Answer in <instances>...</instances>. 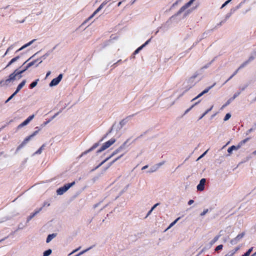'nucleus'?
<instances>
[{
  "instance_id": "nucleus-18",
  "label": "nucleus",
  "mask_w": 256,
  "mask_h": 256,
  "mask_svg": "<svg viewBox=\"0 0 256 256\" xmlns=\"http://www.w3.org/2000/svg\"><path fill=\"white\" fill-rule=\"evenodd\" d=\"M20 58L19 56H16L13 58H12L10 61L8 63L6 68L8 67L10 65H11L12 63L16 62Z\"/></svg>"
},
{
  "instance_id": "nucleus-53",
  "label": "nucleus",
  "mask_w": 256,
  "mask_h": 256,
  "mask_svg": "<svg viewBox=\"0 0 256 256\" xmlns=\"http://www.w3.org/2000/svg\"><path fill=\"white\" fill-rule=\"evenodd\" d=\"M252 130H252V128H250V129L248 130V132H252Z\"/></svg>"
},
{
  "instance_id": "nucleus-61",
  "label": "nucleus",
  "mask_w": 256,
  "mask_h": 256,
  "mask_svg": "<svg viewBox=\"0 0 256 256\" xmlns=\"http://www.w3.org/2000/svg\"><path fill=\"white\" fill-rule=\"evenodd\" d=\"M26 62H24V64H22V66H24V64H26Z\"/></svg>"
},
{
  "instance_id": "nucleus-5",
  "label": "nucleus",
  "mask_w": 256,
  "mask_h": 256,
  "mask_svg": "<svg viewBox=\"0 0 256 256\" xmlns=\"http://www.w3.org/2000/svg\"><path fill=\"white\" fill-rule=\"evenodd\" d=\"M75 184V182H73L71 183L66 184L64 186L56 190L58 194L62 195L66 192L71 186Z\"/></svg>"
},
{
  "instance_id": "nucleus-59",
  "label": "nucleus",
  "mask_w": 256,
  "mask_h": 256,
  "mask_svg": "<svg viewBox=\"0 0 256 256\" xmlns=\"http://www.w3.org/2000/svg\"><path fill=\"white\" fill-rule=\"evenodd\" d=\"M254 154H256V150L254 152Z\"/></svg>"
},
{
  "instance_id": "nucleus-1",
  "label": "nucleus",
  "mask_w": 256,
  "mask_h": 256,
  "mask_svg": "<svg viewBox=\"0 0 256 256\" xmlns=\"http://www.w3.org/2000/svg\"><path fill=\"white\" fill-rule=\"evenodd\" d=\"M36 60H34L28 64L26 68L22 70L18 71V70H16L12 74H10L8 78L6 80H1L0 81V86H8L10 82H12L16 79H20L22 76V74L25 72L28 68L34 65Z\"/></svg>"
},
{
  "instance_id": "nucleus-10",
  "label": "nucleus",
  "mask_w": 256,
  "mask_h": 256,
  "mask_svg": "<svg viewBox=\"0 0 256 256\" xmlns=\"http://www.w3.org/2000/svg\"><path fill=\"white\" fill-rule=\"evenodd\" d=\"M244 235V233L242 232L238 234L235 238L230 240V243L232 244H236L241 238H242Z\"/></svg>"
},
{
  "instance_id": "nucleus-57",
  "label": "nucleus",
  "mask_w": 256,
  "mask_h": 256,
  "mask_svg": "<svg viewBox=\"0 0 256 256\" xmlns=\"http://www.w3.org/2000/svg\"><path fill=\"white\" fill-rule=\"evenodd\" d=\"M164 164V162H162V163H160L158 164V166H161L162 165V164Z\"/></svg>"
},
{
  "instance_id": "nucleus-11",
  "label": "nucleus",
  "mask_w": 256,
  "mask_h": 256,
  "mask_svg": "<svg viewBox=\"0 0 256 256\" xmlns=\"http://www.w3.org/2000/svg\"><path fill=\"white\" fill-rule=\"evenodd\" d=\"M215 85V84H214L212 86H209L208 88H206V89H205L204 90H203L201 93H200V94H198L196 98H194L192 101H194V100H196L197 98H200V96H202V95H204V94L207 93Z\"/></svg>"
},
{
  "instance_id": "nucleus-12",
  "label": "nucleus",
  "mask_w": 256,
  "mask_h": 256,
  "mask_svg": "<svg viewBox=\"0 0 256 256\" xmlns=\"http://www.w3.org/2000/svg\"><path fill=\"white\" fill-rule=\"evenodd\" d=\"M206 182V179L202 178L200 182V184L197 186V190L200 191H202L204 190V184Z\"/></svg>"
},
{
  "instance_id": "nucleus-51",
  "label": "nucleus",
  "mask_w": 256,
  "mask_h": 256,
  "mask_svg": "<svg viewBox=\"0 0 256 256\" xmlns=\"http://www.w3.org/2000/svg\"><path fill=\"white\" fill-rule=\"evenodd\" d=\"M80 248V247L78 248H77L76 250H74L70 254L74 252H75L77 251Z\"/></svg>"
},
{
  "instance_id": "nucleus-47",
  "label": "nucleus",
  "mask_w": 256,
  "mask_h": 256,
  "mask_svg": "<svg viewBox=\"0 0 256 256\" xmlns=\"http://www.w3.org/2000/svg\"><path fill=\"white\" fill-rule=\"evenodd\" d=\"M250 256V254L248 252H246L242 256Z\"/></svg>"
},
{
  "instance_id": "nucleus-20",
  "label": "nucleus",
  "mask_w": 256,
  "mask_h": 256,
  "mask_svg": "<svg viewBox=\"0 0 256 256\" xmlns=\"http://www.w3.org/2000/svg\"><path fill=\"white\" fill-rule=\"evenodd\" d=\"M239 69L238 68L236 70L234 71V72L233 73V74L226 80L225 83L227 82L228 81H229L230 79H232L234 76H236L238 72L239 71Z\"/></svg>"
},
{
  "instance_id": "nucleus-54",
  "label": "nucleus",
  "mask_w": 256,
  "mask_h": 256,
  "mask_svg": "<svg viewBox=\"0 0 256 256\" xmlns=\"http://www.w3.org/2000/svg\"><path fill=\"white\" fill-rule=\"evenodd\" d=\"M6 238H2V240H0V242H1L2 241L4 240Z\"/></svg>"
},
{
  "instance_id": "nucleus-4",
  "label": "nucleus",
  "mask_w": 256,
  "mask_h": 256,
  "mask_svg": "<svg viewBox=\"0 0 256 256\" xmlns=\"http://www.w3.org/2000/svg\"><path fill=\"white\" fill-rule=\"evenodd\" d=\"M250 138H247L244 140L240 141L237 146H232L230 147L228 150V153H231L233 150H238L241 148L244 144L250 140Z\"/></svg>"
},
{
  "instance_id": "nucleus-35",
  "label": "nucleus",
  "mask_w": 256,
  "mask_h": 256,
  "mask_svg": "<svg viewBox=\"0 0 256 256\" xmlns=\"http://www.w3.org/2000/svg\"><path fill=\"white\" fill-rule=\"evenodd\" d=\"M232 100H232V98H230L227 102H226L225 104L223 106V107H224L228 105Z\"/></svg>"
},
{
  "instance_id": "nucleus-50",
  "label": "nucleus",
  "mask_w": 256,
  "mask_h": 256,
  "mask_svg": "<svg viewBox=\"0 0 256 256\" xmlns=\"http://www.w3.org/2000/svg\"><path fill=\"white\" fill-rule=\"evenodd\" d=\"M152 211H151V210L148 212L146 216H148V215H150Z\"/></svg>"
},
{
  "instance_id": "nucleus-58",
  "label": "nucleus",
  "mask_w": 256,
  "mask_h": 256,
  "mask_svg": "<svg viewBox=\"0 0 256 256\" xmlns=\"http://www.w3.org/2000/svg\"><path fill=\"white\" fill-rule=\"evenodd\" d=\"M255 255H256V252L254 254H252L251 256H254Z\"/></svg>"
},
{
  "instance_id": "nucleus-45",
  "label": "nucleus",
  "mask_w": 256,
  "mask_h": 256,
  "mask_svg": "<svg viewBox=\"0 0 256 256\" xmlns=\"http://www.w3.org/2000/svg\"><path fill=\"white\" fill-rule=\"evenodd\" d=\"M194 201L192 200H190L188 201V204L190 205V204H193V203H194Z\"/></svg>"
},
{
  "instance_id": "nucleus-55",
  "label": "nucleus",
  "mask_w": 256,
  "mask_h": 256,
  "mask_svg": "<svg viewBox=\"0 0 256 256\" xmlns=\"http://www.w3.org/2000/svg\"><path fill=\"white\" fill-rule=\"evenodd\" d=\"M207 151H208V150L206 151V152L200 156V158H201V157H202L204 155V154L206 153Z\"/></svg>"
},
{
  "instance_id": "nucleus-56",
  "label": "nucleus",
  "mask_w": 256,
  "mask_h": 256,
  "mask_svg": "<svg viewBox=\"0 0 256 256\" xmlns=\"http://www.w3.org/2000/svg\"><path fill=\"white\" fill-rule=\"evenodd\" d=\"M50 120H48V122H44V124H46L50 122Z\"/></svg>"
},
{
  "instance_id": "nucleus-33",
  "label": "nucleus",
  "mask_w": 256,
  "mask_h": 256,
  "mask_svg": "<svg viewBox=\"0 0 256 256\" xmlns=\"http://www.w3.org/2000/svg\"><path fill=\"white\" fill-rule=\"evenodd\" d=\"M38 212V211L36 212H35L33 213L31 215H30L28 218V220H31L36 214Z\"/></svg>"
},
{
  "instance_id": "nucleus-31",
  "label": "nucleus",
  "mask_w": 256,
  "mask_h": 256,
  "mask_svg": "<svg viewBox=\"0 0 256 256\" xmlns=\"http://www.w3.org/2000/svg\"><path fill=\"white\" fill-rule=\"evenodd\" d=\"M17 93L16 92H14L13 94H12L8 98V99L6 101V103L8 102V101H10Z\"/></svg>"
},
{
  "instance_id": "nucleus-21",
  "label": "nucleus",
  "mask_w": 256,
  "mask_h": 256,
  "mask_svg": "<svg viewBox=\"0 0 256 256\" xmlns=\"http://www.w3.org/2000/svg\"><path fill=\"white\" fill-rule=\"evenodd\" d=\"M38 79H37L35 81L33 82H32L30 85V88H34V87H35L37 84H38Z\"/></svg>"
},
{
  "instance_id": "nucleus-37",
  "label": "nucleus",
  "mask_w": 256,
  "mask_h": 256,
  "mask_svg": "<svg viewBox=\"0 0 256 256\" xmlns=\"http://www.w3.org/2000/svg\"><path fill=\"white\" fill-rule=\"evenodd\" d=\"M212 108V106L210 109H208L206 111V112L203 114V115L200 118H202V116H204V115H206L208 112L210 111Z\"/></svg>"
},
{
  "instance_id": "nucleus-39",
  "label": "nucleus",
  "mask_w": 256,
  "mask_h": 256,
  "mask_svg": "<svg viewBox=\"0 0 256 256\" xmlns=\"http://www.w3.org/2000/svg\"><path fill=\"white\" fill-rule=\"evenodd\" d=\"M158 205V204H155L152 208H151V211H152L156 208L157 206Z\"/></svg>"
},
{
  "instance_id": "nucleus-24",
  "label": "nucleus",
  "mask_w": 256,
  "mask_h": 256,
  "mask_svg": "<svg viewBox=\"0 0 256 256\" xmlns=\"http://www.w3.org/2000/svg\"><path fill=\"white\" fill-rule=\"evenodd\" d=\"M180 218H178L174 221L172 222L170 224L169 226L167 228V230L170 228L174 224H175L180 220Z\"/></svg>"
},
{
  "instance_id": "nucleus-25",
  "label": "nucleus",
  "mask_w": 256,
  "mask_h": 256,
  "mask_svg": "<svg viewBox=\"0 0 256 256\" xmlns=\"http://www.w3.org/2000/svg\"><path fill=\"white\" fill-rule=\"evenodd\" d=\"M123 154H121L120 156H118L117 158H116V159H114V160H112V162H110V164H109V166H112L114 162H115L116 160H118L119 158H120L121 157H122L123 156Z\"/></svg>"
},
{
  "instance_id": "nucleus-7",
  "label": "nucleus",
  "mask_w": 256,
  "mask_h": 256,
  "mask_svg": "<svg viewBox=\"0 0 256 256\" xmlns=\"http://www.w3.org/2000/svg\"><path fill=\"white\" fill-rule=\"evenodd\" d=\"M195 0H190L188 2L186 3L178 10L176 15L178 16L181 14L184 10H186L187 8L190 7Z\"/></svg>"
},
{
  "instance_id": "nucleus-26",
  "label": "nucleus",
  "mask_w": 256,
  "mask_h": 256,
  "mask_svg": "<svg viewBox=\"0 0 256 256\" xmlns=\"http://www.w3.org/2000/svg\"><path fill=\"white\" fill-rule=\"evenodd\" d=\"M34 40H32V41H30V42H29L28 43L26 44H25L24 46H22L21 48H20L18 51H20V50H22V49H23L24 48L30 46V44H31L32 42L34 41Z\"/></svg>"
},
{
  "instance_id": "nucleus-6",
  "label": "nucleus",
  "mask_w": 256,
  "mask_h": 256,
  "mask_svg": "<svg viewBox=\"0 0 256 256\" xmlns=\"http://www.w3.org/2000/svg\"><path fill=\"white\" fill-rule=\"evenodd\" d=\"M106 2H103L101 4L98 6V8L93 12V14L88 18L83 23V24H86L88 20H91L97 13H98L106 4Z\"/></svg>"
},
{
  "instance_id": "nucleus-8",
  "label": "nucleus",
  "mask_w": 256,
  "mask_h": 256,
  "mask_svg": "<svg viewBox=\"0 0 256 256\" xmlns=\"http://www.w3.org/2000/svg\"><path fill=\"white\" fill-rule=\"evenodd\" d=\"M62 78V74H60L58 76L54 78L50 84V86H53L58 85Z\"/></svg>"
},
{
  "instance_id": "nucleus-29",
  "label": "nucleus",
  "mask_w": 256,
  "mask_h": 256,
  "mask_svg": "<svg viewBox=\"0 0 256 256\" xmlns=\"http://www.w3.org/2000/svg\"><path fill=\"white\" fill-rule=\"evenodd\" d=\"M200 102V101H198V102H196L194 104H193L191 107H190L189 108L187 109L185 112H184V114H186V113H188V112H190L192 109V108L195 106L198 103Z\"/></svg>"
},
{
  "instance_id": "nucleus-19",
  "label": "nucleus",
  "mask_w": 256,
  "mask_h": 256,
  "mask_svg": "<svg viewBox=\"0 0 256 256\" xmlns=\"http://www.w3.org/2000/svg\"><path fill=\"white\" fill-rule=\"evenodd\" d=\"M45 144H43L36 152L35 154H40L42 152V150L44 149L45 147Z\"/></svg>"
},
{
  "instance_id": "nucleus-14",
  "label": "nucleus",
  "mask_w": 256,
  "mask_h": 256,
  "mask_svg": "<svg viewBox=\"0 0 256 256\" xmlns=\"http://www.w3.org/2000/svg\"><path fill=\"white\" fill-rule=\"evenodd\" d=\"M30 140V138L26 137L22 142L18 146L16 150H19L23 148L29 141Z\"/></svg>"
},
{
  "instance_id": "nucleus-15",
  "label": "nucleus",
  "mask_w": 256,
  "mask_h": 256,
  "mask_svg": "<svg viewBox=\"0 0 256 256\" xmlns=\"http://www.w3.org/2000/svg\"><path fill=\"white\" fill-rule=\"evenodd\" d=\"M151 38L146 40L145 43H144L143 44H142L134 52V54H136L139 52L146 45H147L150 41Z\"/></svg>"
},
{
  "instance_id": "nucleus-2",
  "label": "nucleus",
  "mask_w": 256,
  "mask_h": 256,
  "mask_svg": "<svg viewBox=\"0 0 256 256\" xmlns=\"http://www.w3.org/2000/svg\"><path fill=\"white\" fill-rule=\"evenodd\" d=\"M128 140H127L124 144L120 146L116 150L114 151L113 152L108 158H106L102 162L97 166L95 168L94 170H96L99 167H100L101 166H102L104 163H105L106 161L109 160L111 158L116 154L118 153L120 151H121L122 149H124L127 142H128Z\"/></svg>"
},
{
  "instance_id": "nucleus-46",
  "label": "nucleus",
  "mask_w": 256,
  "mask_h": 256,
  "mask_svg": "<svg viewBox=\"0 0 256 256\" xmlns=\"http://www.w3.org/2000/svg\"><path fill=\"white\" fill-rule=\"evenodd\" d=\"M232 256V254L230 253V252H229V253H228V254H226L225 256Z\"/></svg>"
},
{
  "instance_id": "nucleus-40",
  "label": "nucleus",
  "mask_w": 256,
  "mask_h": 256,
  "mask_svg": "<svg viewBox=\"0 0 256 256\" xmlns=\"http://www.w3.org/2000/svg\"><path fill=\"white\" fill-rule=\"evenodd\" d=\"M158 205V204H155L152 208H151V211H152L156 208L157 206Z\"/></svg>"
},
{
  "instance_id": "nucleus-38",
  "label": "nucleus",
  "mask_w": 256,
  "mask_h": 256,
  "mask_svg": "<svg viewBox=\"0 0 256 256\" xmlns=\"http://www.w3.org/2000/svg\"><path fill=\"white\" fill-rule=\"evenodd\" d=\"M231 0H228L227 1H226L222 6L221 8H224V6H225Z\"/></svg>"
},
{
  "instance_id": "nucleus-49",
  "label": "nucleus",
  "mask_w": 256,
  "mask_h": 256,
  "mask_svg": "<svg viewBox=\"0 0 256 256\" xmlns=\"http://www.w3.org/2000/svg\"><path fill=\"white\" fill-rule=\"evenodd\" d=\"M50 74V72L49 71L48 72H47L46 77H48Z\"/></svg>"
},
{
  "instance_id": "nucleus-16",
  "label": "nucleus",
  "mask_w": 256,
  "mask_h": 256,
  "mask_svg": "<svg viewBox=\"0 0 256 256\" xmlns=\"http://www.w3.org/2000/svg\"><path fill=\"white\" fill-rule=\"evenodd\" d=\"M26 82V80H24L22 82H21L17 86L16 90L15 91V92L18 93L22 88V87L25 85Z\"/></svg>"
},
{
  "instance_id": "nucleus-27",
  "label": "nucleus",
  "mask_w": 256,
  "mask_h": 256,
  "mask_svg": "<svg viewBox=\"0 0 256 256\" xmlns=\"http://www.w3.org/2000/svg\"><path fill=\"white\" fill-rule=\"evenodd\" d=\"M40 130H38L34 131L32 134L28 136V138H30V140L34 136L37 134L38 132Z\"/></svg>"
},
{
  "instance_id": "nucleus-52",
  "label": "nucleus",
  "mask_w": 256,
  "mask_h": 256,
  "mask_svg": "<svg viewBox=\"0 0 256 256\" xmlns=\"http://www.w3.org/2000/svg\"><path fill=\"white\" fill-rule=\"evenodd\" d=\"M122 2H120L118 4V6H120V4H122Z\"/></svg>"
},
{
  "instance_id": "nucleus-28",
  "label": "nucleus",
  "mask_w": 256,
  "mask_h": 256,
  "mask_svg": "<svg viewBox=\"0 0 256 256\" xmlns=\"http://www.w3.org/2000/svg\"><path fill=\"white\" fill-rule=\"evenodd\" d=\"M219 238H220V236H215L214 238V239L211 241L210 244H213L215 243L218 240Z\"/></svg>"
},
{
  "instance_id": "nucleus-22",
  "label": "nucleus",
  "mask_w": 256,
  "mask_h": 256,
  "mask_svg": "<svg viewBox=\"0 0 256 256\" xmlns=\"http://www.w3.org/2000/svg\"><path fill=\"white\" fill-rule=\"evenodd\" d=\"M250 59H252V58H250L249 60H248V61H246L245 62H244V63H242L240 66L239 68H238L239 70H240L241 68H244V66H245L248 64V62L250 61Z\"/></svg>"
},
{
  "instance_id": "nucleus-60",
  "label": "nucleus",
  "mask_w": 256,
  "mask_h": 256,
  "mask_svg": "<svg viewBox=\"0 0 256 256\" xmlns=\"http://www.w3.org/2000/svg\"><path fill=\"white\" fill-rule=\"evenodd\" d=\"M26 62H24V64H22V66H24V64H26Z\"/></svg>"
},
{
  "instance_id": "nucleus-17",
  "label": "nucleus",
  "mask_w": 256,
  "mask_h": 256,
  "mask_svg": "<svg viewBox=\"0 0 256 256\" xmlns=\"http://www.w3.org/2000/svg\"><path fill=\"white\" fill-rule=\"evenodd\" d=\"M56 236V234H49L47 237L46 242L47 243L50 242L52 240V238H55Z\"/></svg>"
},
{
  "instance_id": "nucleus-3",
  "label": "nucleus",
  "mask_w": 256,
  "mask_h": 256,
  "mask_svg": "<svg viewBox=\"0 0 256 256\" xmlns=\"http://www.w3.org/2000/svg\"><path fill=\"white\" fill-rule=\"evenodd\" d=\"M116 142V138H112L111 139H110L108 141H107V142H105L104 143L102 144V146L100 147V148L97 150L96 153L97 154H99V153L102 152V151L106 150V149L109 148Z\"/></svg>"
},
{
  "instance_id": "nucleus-34",
  "label": "nucleus",
  "mask_w": 256,
  "mask_h": 256,
  "mask_svg": "<svg viewBox=\"0 0 256 256\" xmlns=\"http://www.w3.org/2000/svg\"><path fill=\"white\" fill-rule=\"evenodd\" d=\"M240 94V92H236L234 94L232 98V100H234L237 96H238Z\"/></svg>"
},
{
  "instance_id": "nucleus-42",
  "label": "nucleus",
  "mask_w": 256,
  "mask_h": 256,
  "mask_svg": "<svg viewBox=\"0 0 256 256\" xmlns=\"http://www.w3.org/2000/svg\"><path fill=\"white\" fill-rule=\"evenodd\" d=\"M252 248H250V249H249V250L246 252H248V253L250 255V254L251 252H252Z\"/></svg>"
},
{
  "instance_id": "nucleus-23",
  "label": "nucleus",
  "mask_w": 256,
  "mask_h": 256,
  "mask_svg": "<svg viewBox=\"0 0 256 256\" xmlns=\"http://www.w3.org/2000/svg\"><path fill=\"white\" fill-rule=\"evenodd\" d=\"M52 253V250L50 249H49L48 250H46L44 254V256H48L50 254Z\"/></svg>"
},
{
  "instance_id": "nucleus-32",
  "label": "nucleus",
  "mask_w": 256,
  "mask_h": 256,
  "mask_svg": "<svg viewBox=\"0 0 256 256\" xmlns=\"http://www.w3.org/2000/svg\"><path fill=\"white\" fill-rule=\"evenodd\" d=\"M222 248H223V246H222V244H220V245L218 246L216 248H215V250H216V251H218V250H222Z\"/></svg>"
},
{
  "instance_id": "nucleus-43",
  "label": "nucleus",
  "mask_w": 256,
  "mask_h": 256,
  "mask_svg": "<svg viewBox=\"0 0 256 256\" xmlns=\"http://www.w3.org/2000/svg\"><path fill=\"white\" fill-rule=\"evenodd\" d=\"M12 46H10V47L7 49V50H6V53H5V55H6V54H7V53L10 50H11V49H12Z\"/></svg>"
},
{
  "instance_id": "nucleus-48",
  "label": "nucleus",
  "mask_w": 256,
  "mask_h": 256,
  "mask_svg": "<svg viewBox=\"0 0 256 256\" xmlns=\"http://www.w3.org/2000/svg\"><path fill=\"white\" fill-rule=\"evenodd\" d=\"M148 166H147V165L145 166L142 167V170H144V169L148 168Z\"/></svg>"
},
{
  "instance_id": "nucleus-44",
  "label": "nucleus",
  "mask_w": 256,
  "mask_h": 256,
  "mask_svg": "<svg viewBox=\"0 0 256 256\" xmlns=\"http://www.w3.org/2000/svg\"><path fill=\"white\" fill-rule=\"evenodd\" d=\"M90 248H89L87 249L86 250H84V251H82V252H80V253L77 255V256H80V254H83V253H84L85 252H86V250H90Z\"/></svg>"
},
{
  "instance_id": "nucleus-9",
  "label": "nucleus",
  "mask_w": 256,
  "mask_h": 256,
  "mask_svg": "<svg viewBox=\"0 0 256 256\" xmlns=\"http://www.w3.org/2000/svg\"><path fill=\"white\" fill-rule=\"evenodd\" d=\"M34 114L29 116L24 121L18 126V128H20L27 125L34 118Z\"/></svg>"
},
{
  "instance_id": "nucleus-13",
  "label": "nucleus",
  "mask_w": 256,
  "mask_h": 256,
  "mask_svg": "<svg viewBox=\"0 0 256 256\" xmlns=\"http://www.w3.org/2000/svg\"><path fill=\"white\" fill-rule=\"evenodd\" d=\"M98 146H99V143L98 142L95 143L90 148H89L88 150L84 151V152H83L80 156L82 157L84 155V154H88V152L92 151V150H94V149L96 148Z\"/></svg>"
},
{
  "instance_id": "nucleus-41",
  "label": "nucleus",
  "mask_w": 256,
  "mask_h": 256,
  "mask_svg": "<svg viewBox=\"0 0 256 256\" xmlns=\"http://www.w3.org/2000/svg\"><path fill=\"white\" fill-rule=\"evenodd\" d=\"M208 212V210H204L202 213H201V216H204Z\"/></svg>"
},
{
  "instance_id": "nucleus-30",
  "label": "nucleus",
  "mask_w": 256,
  "mask_h": 256,
  "mask_svg": "<svg viewBox=\"0 0 256 256\" xmlns=\"http://www.w3.org/2000/svg\"><path fill=\"white\" fill-rule=\"evenodd\" d=\"M230 116H231V114H229V113L226 114L224 118V121H226V120H228L230 118Z\"/></svg>"
},
{
  "instance_id": "nucleus-36",
  "label": "nucleus",
  "mask_w": 256,
  "mask_h": 256,
  "mask_svg": "<svg viewBox=\"0 0 256 256\" xmlns=\"http://www.w3.org/2000/svg\"><path fill=\"white\" fill-rule=\"evenodd\" d=\"M239 248H240L238 247L235 248L234 250H233L232 252H230V253L233 256L239 250Z\"/></svg>"
}]
</instances>
